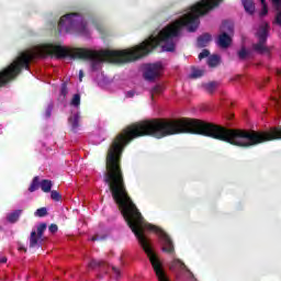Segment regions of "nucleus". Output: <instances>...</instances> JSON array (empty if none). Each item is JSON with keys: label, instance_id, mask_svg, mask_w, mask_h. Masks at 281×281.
Segmentation results:
<instances>
[{"label": "nucleus", "instance_id": "nucleus-1", "mask_svg": "<svg viewBox=\"0 0 281 281\" xmlns=\"http://www.w3.org/2000/svg\"><path fill=\"white\" fill-rule=\"evenodd\" d=\"M177 45L173 36H149L139 45L125 50H93L89 48H70L58 42V60H89L91 70L98 71L102 63H133L139 60L153 52H175Z\"/></svg>", "mask_w": 281, "mask_h": 281}, {"label": "nucleus", "instance_id": "nucleus-2", "mask_svg": "<svg viewBox=\"0 0 281 281\" xmlns=\"http://www.w3.org/2000/svg\"><path fill=\"white\" fill-rule=\"evenodd\" d=\"M223 0H201L193 4L180 19L166 26V36H179L183 30L196 32L201 25V16H205L210 10L217 8Z\"/></svg>", "mask_w": 281, "mask_h": 281}, {"label": "nucleus", "instance_id": "nucleus-3", "mask_svg": "<svg viewBox=\"0 0 281 281\" xmlns=\"http://www.w3.org/2000/svg\"><path fill=\"white\" fill-rule=\"evenodd\" d=\"M71 32L87 33V21L80 13H67L59 19L57 34H69Z\"/></svg>", "mask_w": 281, "mask_h": 281}, {"label": "nucleus", "instance_id": "nucleus-4", "mask_svg": "<svg viewBox=\"0 0 281 281\" xmlns=\"http://www.w3.org/2000/svg\"><path fill=\"white\" fill-rule=\"evenodd\" d=\"M161 71H164V64H161V61L147 64L145 65L144 78L145 80L153 82L155 78H159L161 76Z\"/></svg>", "mask_w": 281, "mask_h": 281}, {"label": "nucleus", "instance_id": "nucleus-5", "mask_svg": "<svg viewBox=\"0 0 281 281\" xmlns=\"http://www.w3.org/2000/svg\"><path fill=\"white\" fill-rule=\"evenodd\" d=\"M47 231L46 223H40L37 226V231H32L30 236V247L34 249V247H38L40 243H43V234Z\"/></svg>", "mask_w": 281, "mask_h": 281}, {"label": "nucleus", "instance_id": "nucleus-6", "mask_svg": "<svg viewBox=\"0 0 281 281\" xmlns=\"http://www.w3.org/2000/svg\"><path fill=\"white\" fill-rule=\"evenodd\" d=\"M170 269H171V271H177V269L179 271H186L187 273H189V277L192 280H194V273H192V271H190V269H188V266H186V263L183 261H181V259H173L170 265Z\"/></svg>", "mask_w": 281, "mask_h": 281}, {"label": "nucleus", "instance_id": "nucleus-7", "mask_svg": "<svg viewBox=\"0 0 281 281\" xmlns=\"http://www.w3.org/2000/svg\"><path fill=\"white\" fill-rule=\"evenodd\" d=\"M252 52H256V54H268L267 36H260L259 41L252 44Z\"/></svg>", "mask_w": 281, "mask_h": 281}, {"label": "nucleus", "instance_id": "nucleus-8", "mask_svg": "<svg viewBox=\"0 0 281 281\" xmlns=\"http://www.w3.org/2000/svg\"><path fill=\"white\" fill-rule=\"evenodd\" d=\"M218 36H234V23L231 21H224Z\"/></svg>", "mask_w": 281, "mask_h": 281}, {"label": "nucleus", "instance_id": "nucleus-9", "mask_svg": "<svg viewBox=\"0 0 281 281\" xmlns=\"http://www.w3.org/2000/svg\"><path fill=\"white\" fill-rule=\"evenodd\" d=\"M216 43L221 49H227L228 47H231L233 40L232 36H218Z\"/></svg>", "mask_w": 281, "mask_h": 281}, {"label": "nucleus", "instance_id": "nucleus-10", "mask_svg": "<svg viewBox=\"0 0 281 281\" xmlns=\"http://www.w3.org/2000/svg\"><path fill=\"white\" fill-rule=\"evenodd\" d=\"M21 214H23V210H15L7 215L8 223L14 225V223H19V218H21Z\"/></svg>", "mask_w": 281, "mask_h": 281}, {"label": "nucleus", "instance_id": "nucleus-11", "mask_svg": "<svg viewBox=\"0 0 281 281\" xmlns=\"http://www.w3.org/2000/svg\"><path fill=\"white\" fill-rule=\"evenodd\" d=\"M68 122L71 125V131L77 133L78 128H80V114H74L68 119Z\"/></svg>", "mask_w": 281, "mask_h": 281}, {"label": "nucleus", "instance_id": "nucleus-12", "mask_svg": "<svg viewBox=\"0 0 281 281\" xmlns=\"http://www.w3.org/2000/svg\"><path fill=\"white\" fill-rule=\"evenodd\" d=\"M210 43H212L211 36H200V37H198L196 46L200 49H203V47H207V45H210Z\"/></svg>", "mask_w": 281, "mask_h": 281}, {"label": "nucleus", "instance_id": "nucleus-13", "mask_svg": "<svg viewBox=\"0 0 281 281\" xmlns=\"http://www.w3.org/2000/svg\"><path fill=\"white\" fill-rule=\"evenodd\" d=\"M243 1V5L246 12H248V14H254V12H256V4H254V0H241Z\"/></svg>", "mask_w": 281, "mask_h": 281}, {"label": "nucleus", "instance_id": "nucleus-14", "mask_svg": "<svg viewBox=\"0 0 281 281\" xmlns=\"http://www.w3.org/2000/svg\"><path fill=\"white\" fill-rule=\"evenodd\" d=\"M237 56L239 60H247V58L251 56V50L247 49L245 46H241V48L237 52Z\"/></svg>", "mask_w": 281, "mask_h": 281}, {"label": "nucleus", "instance_id": "nucleus-15", "mask_svg": "<svg viewBox=\"0 0 281 281\" xmlns=\"http://www.w3.org/2000/svg\"><path fill=\"white\" fill-rule=\"evenodd\" d=\"M209 67H218L221 65V56L218 55H211L207 58Z\"/></svg>", "mask_w": 281, "mask_h": 281}, {"label": "nucleus", "instance_id": "nucleus-16", "mask_svg": "<svg viewBox=\"0 0 281 281\" xmlns=\"http://www.w3.org/2000/svg\"><path fill=\"white\" fill-rule=\"evenodd\" d=\"M41 188V178L38 176H35L31 182V186L29 188V192H36Z\"/></svg>", "mask_w": 281, "mask_h": 281}, {"label": "nucleus", "instance_id": "nucleus-17", "mask_svg": "<svg viewBox=\"0 0 281 281\" xmlns=\"http://www.w3.org/2000/svg\"><path fill=\"white\" fill-rule=\"evenodd\" d=\"M52 180L44 179L40 182V188L43 192H52Z\"/></svg>", "mask_w": 281, "mask_h": 281}, {"label": "nucleus", "instance_id": "nucleus-18", "mask_svg": "<svg viewBox=\"0 0 281 281\" xmlns=\"http://www.w3.org/2000/svg\"><path fill=\"white\" fill-rule=\"evenodd\" d=\"M161 93H164V86L156 85L154 88L150 89L151 100H155V95H159Z\"/></svg>", "mask_w": 281, "mask_h": 281}, {"label": "nucleus", "instance_id": "nucleus-19", "mask_svg": "<svg viewBox=\"0 0 281 281\" xmlns=\"http://www.w3.org/2000/svg\"><path fill=\"white\" fill-rule=\"evenodd\" d=\"M257 36H269V26L261 25L257 32Z\"/></svg>", "mask_w": 281, "mask_h": 281}, {"label": "nucleus", "instance_id": "nucleus-20", "mask_svg": "<svg viewBox=\"0 0 281 281\" xmlns=\"http://www.w3.org/2000/svg\"><path fill=\"white\" fill-rule=\"evenodd\" d=\"M217 87L216 81L209 82L204 86V89L207 91V93H214L215 89Z\"/></svg>", "mask_w": 281, "mask_h": 281}, {"label": "nucleus", "instance_id": "nucleus-21", "mask_svg": "<svg viewBox=\"0 0 281 281\" xmlns=\"http://www.w3.org/2000/svg\"><path fill=\"white\" fill-rule=\"evenodd\" d=\"M106 262L102 261V260H95L93 259L92 261H90L89 267L91 269H95V267H105Z\"/></svg>", "mask_w": 281, "mask_h": 281}, {"label": "nucleus", "instance_id": "nucleus-22", "mask_svg": "<svg viewBox=\"0 0 281 281\" xmlns=\"http://www.w3.org/2000/svg\"><path fill=\"white\" fill-rule=\"evenodd\" d=\"M71 106H80V94L76 93L74 94L71 101H70Z\"/></svg>", "mask_w": 281, "mask_h": 281}, {"label": "nucleus", "instance_id": "nucleus-23", "mask_svg": "<svg viewBox=\"0 0 281 281\" xmlns=\"http://www.w3.org/2000/svg\"><path fill=\"white\" fill-rule=\"evenodd\" d=\"M35 216L43 218V216H47V207H40L35 212Z\"/></svg>", "mask_w": 281, "mask_h": 281}, {"label": "nucleus", "instance_id": "nucleus-24", "mask_svg": "<svg viewBox=\"0 0 281 281\" xmlns=\"http://www.w3.org/2000/svg\"><path fill=\"white\" fill-rule=\"evenodd\" d=\"M205 74V71L201 69H193L192 74L190 75V78H201Z\"/></svg>", "mask_w": 281, "mask_h": 281}, {"label": "nucleus", "instance_id": "nucleus-25", "mask_svg": "<svg viewBox=\"0 0 281 281\" xmlns=\"http://www.w3.org/2000/svg\"><path fill=\"white\" fill-rule=\"evenodd\" d=\"M50 199H53V201H60L63 195H60V192L53 190L50 191Z\"/></svg>", "mask_w": 281, "mask_h": 281}, {"label": "nucleus", "instance_id": "nucleus-26", "mask_svg": "<svg viewBox=\"0 0 281 281\" xmlns=\"http://www.w3.org/2000/svg\"><path fill=\"white\" fill-rule=\"evenodd\" d=\"M67 93H69V89L67 88V83H61V88H60V95H63V98H67Z\"/></svg>", "mask_w": 281, "mask_h": 281}, {"label": "nucleus", "instance_id": "nucleus-27", "mask_svg": "<svg viewBox=\"0 0 281 281\" xmlns=\"http://www.w3.org/2000/svg\"><path fill=\"white\" fill-rule=\"evenodd\" d=\"M210 57V52L207 49H203L200 54H199V60H203V58H209Z\"/></svg>", "mask_w": 281, "mask_h": 281}, {"label": "nucleus", "instance_id": "nucleus-28", "mask_svg": "<svg viewBox=\"0 0 281 281\" xmlns=\"http://www.w3.org/2000/svg\"><path fill=\"white\" fill-rule=\"evenodd\" d=\"M52 111H54V105L48 104L45 111V117H52Z\"/></svg>", "mask_w": 281, "mask_h": 281}, {"label": "nucleus", "instance_id": "nucleus-29", "mask_svg": "<svg viewBox=\"0 0 281 281\" xmlns=\"http://www.w3.org/2000/svg\"><path fill=\"white\" fill-rule=\"evenodd\" d=\"M48 231L50 232V234H56V232H58V225L50 224Z\"/></svg>", "mask_w": 281, "mask_h": 281}, {"label": "nucleus", "instance_id": "nucleus-30", "mask_svg": "<svg viewBox=\"0 0 281 281\" xmlns=\"http://www.w3.org/2000/svg\"><path fill=\"white\" fill-rule=\"evenodd\" d=\"M267 14H269V9L267 8V5H263L260 12V16H267Z\"/></svg>", "mask_w": 281, "mask_h": 281}, {"label": "nucleus", "instance_id": "nucleus-31", "mask_svg": "<svg viewBox=\"0 0 281 281\" xmlns=\"http://www.w3.org/2000/svg\"><path fill=\"white\" fill-rule=\"evenodd\" d=\"M112 271H113V273H114L115 278H120L121 272H120V270H119V268H117V267L112 266Z\"/></svg>", "mask_w": 281, "mask_h": 281}, {"label": "nucleus", "instance_id": "nucleus-32", "mask_svg": "<svg viewBox=\"0 0 281 281\" xmlns=\"http://www.w3.org/2000/svg\"><path fill=\"white\" fill-rule=\"evenodd\" d=\"M271 2L274 5V8H277V10H280V8H281V0H271Z\"/></svg>", "mask_w": 281, "mask_h": 281}, {"label": "nucleus", "instance_id": "nucleus-33", "mask_svg": "<svg viewBox=\"0 0 281 281\" xmlns=\"http://www.w3.org/2000/svg\"><path fill=\"white\" fill-rule=\"evenodd\" d=\"M276 23H277V25H280V27H281V11L276 16Z\"/></svg>", "mask_w": 281, "mask_h": 281}, {"label": "nucleus", "instance_id": "nucleus-34", "mask_svg": "<svg viewBox=\"0 0 281 281\" xmlns=\"http://www.w3.org/2000/svg\"><path fill=\"white\" fill-rule=\"evenodd\" d=\"M126 98H135V92L134 90H130L126 92Z\"/></svg>", "mask_w": 281, "mask_h": 281}, {"label": "nucleus", "instance_id": "nucleus-35", "mask_svg": "<svg viewBox=\"0 0 281 281\" xmlns=\"http://www.w3.org/2000/svg\"><path fill=\"white\" fill-rule=\"evenodd\" d=\"M5 262H8V258L0 257V265H5Z\"/></svg>", "mask_w": 281, "mask_h": 281}, {"label": "nucleus", "instance_id": "nucleus-36", "mask_svg": "<svg viewBox=\"0 0 281 281\" xmlns=\"http://www.w3.org/2000/svg\"><path fill=\"white\" fill-rule=\"evenodd\" d=\"M83 76H85V72H82V70H80L79 71V80H80V82H82Z\"/></svg>", "mask_w": 281, "mask_h": 281}, {"label": "nucleus", "instance_id": "nucleus-37", "mask_svg": "<svg viewBox=\"0 0 281 281\" xmlns=\"http://www.w3.org/2000/svg\"><path fill=\"white\" fill-rule=\"evenodd\" d=\"M274 102H276V104H278V106H280V99L274 98Z\"/></svg>", "mask_w": 281, "mask_h": 281}, {"label": "nucleus", "instance_id": "nucleus-38", "mask_svg": "<svg viewBox=\"0 0 281 281\" xmlns=\"http://www.w3.org/2000/svg\"><path fill=\"white\" fill-rule=\"evenodd\" d=\"M91 240H92V241H95V240H100V238H98V235H95V236H93V237L91 238Z\"/></svg>", "mask_w": 281, "mask_h": 281}, {"label": "nucleus", "instance_id": "nucleus-39", "mask_svg": "<svg viewBox=\"0 0 281 281\" xmlns=\"http://www.w3.org/2000/svg\"><path fill=\"white\" fill-rule=\"evenodd\" d=\"M260 1L262 7L267 5V0H260Z\"/></svg>", "mask_w": 281, "mask_h": 281}, {"label": "nucleus", "instance_id": "nucleus-40", "mask_svg": "<svg viewBox=\"0 0 281 281\" xmlns=\"http://www.w3.org/2000/svg\"><path fill=\"white\" fill-rule=\"evenodd\" d=\"M277 76H281V70L280 69L277 70Z\"/></svg>", "mask_w": 281, "mask_h": 281}, {"label": "nucleus", "instance_id": "nucleus-41", "mask_svg": "<svg viewBox=\"0 0 281 281\" xmlns=\"http://www.w3.org/2000/svg\"><path fill=\"white\" fill-rule=\"evenodd\" d=\"M203 36H210V34H207V33H204V34H203Z\"/></svg>", "mask_w": 281, "mask_h": 281}, {"label": "nucleus", "instance_id": "nucleus-42", "mask_svg": "<svg viewBox=\"0 0 281 281\" xmlns=\"http://www.w3.org/2000/svg\"><path fill=\"white\" fill-rule=\"evenodd\" d=\"M279 93H280V98H281V91Z\"/></svg>", "mask_w": 281, "mask_h": 281}]
</instances>
